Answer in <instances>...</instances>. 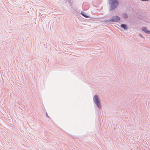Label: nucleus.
<instances>
[{
  "instance_id": "nucleus-7",
  "label": "nucleus",
  "mask_w": 150,
  "mask_h": 150,
  "mask_svg": "<svg viewBox=\"0 0 150 150\" xmlns=\"http://www.w3.org/2000/svg\"><path fill=\"white\" fill-rule=\"evenodd\" d=\"M82 15L83 16H85V17H88V16H87L85 14H83V13H82Z\"/></svg>"
},
{
  "instance_id": "nucleus-4",
  "label": "nucleus",
  "mask_w": 150,
  "mask_h": 150,
  "mask_svg": "<svg viewBox=\"0 0 150 150\" xmlns=\"http://www.w3.org/2000/svg\"><path fill=\"white\" fill-rule=\"evenodd\" d=\"M142 30L147 33H150V31L147 30V28L146 27H143L142 29Z\"/></svg>"
},
{
  "instance_id": "nucleus-6",
  "label": "nucleus",
  "mask_w": 150,
  "mask_h": 150,
  "mask_svg": "<svg viewBox=\"0 0 150 150\" xmlns=\"http://www.w3.org/2000/svg\"><path fill=\"white\" fill-rule=\"evenodd\" d=\"M123 17L125 18H126L127 17V16L126 14H124L123 15Z\"/></svg>"
},
{
  "instance_id": "nucleus-1",
  "label": "nucleus",
  "mask_w": 150,
  "mask_h": 150,
  "mask_svg": "<svg viewBox=\"0 0 150 150\" xmlns=\"http://www.w3.org/2000/svg\"><path fill=\"white\" fill-rule=\"evenodd\" d=\"M109 4L110 6V10H112L116 8L118 5V2L117 0H110Z\"/></svg>"
},
{
  "instance_id": "nucleus-3",
  "label": "nucleus",
  "mask_w": 150,
  "mask_h": 150,
  "mask_svg": "<svg viewBox=\"0 0 150 150\" xmlns=\"http://www.w3.org/2000/svg\"><path fill=\"white\" fill-rule=\"evenodd\" d=\"M120 18L117 16H115L112 17V18L109 21L113 22H117L120 21Z\"/></svg>"
},
{
  "instance_id": "nucleus-5",
  "label": "nucleus",
  "mask_w": 150,
  "mask_h": 150,
  "mask_svg": "<svg viewBox=\"0 0 150 150\" xmlns=\"http://www.w3.org/2000/svg\"><path fill=\"white\" fill-rule=\"evenodd\" d=\"M121 26L124 29H127V26L124 24L121 25Z\"/></svg>"
},
{
  "instance_id": "nucleus-2",
  "label": "nucleus",
  "mask_w": 150,
  "mask_h": 150,
  "mask_svg": "<svg viewBox=\"0 0 150 150\" xmlns=\"http://www.w3.org/2000/svg\"><path fill=\"white\" fill-rule=\"evenodd\" d=\"M93 100L96 105L99 107L100 106V102L99 101V99L97 96H95L93 98Z\"/></svg>"
}]
</instances>
